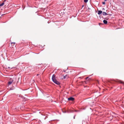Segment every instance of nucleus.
<instances>
[{
    "mask_svg": "<svg viewBox=\"0 0 124 124\" xmlns=\"http://www.w3.org/2000/svg\"><path fill=\"white\" fill-rule=\"evenodd\" d=\"M66 70H63V71L64 72H66Z\"/></svg>",
    "mask_w": 124,
    "mask_h": 124,
    "instance_id": "nucleus-15",
    "label": "nucleus"
},
{
    "mask_svg": "<svg viewBox=\"0 0 124 124\" xmlns=\"http://www.w3.org/2000/svg\"><path fill=\"white\" fill-rule=\"evenodd\" d=\"M67 76V75H66L65 76H64L63 77V78L64 79H65L66 78V76Z\"/></svg>",
    "mask_w": 124,
    "mask_h": 124,
    "instance_id": "nucleus-12",
    "label": "nucleus"
},
{
    "mask_svg": "<svg viewBox=\"0 0 124 124\" xmlns=\"http://www.w3.org/2000/svg\"><path fill=\"white\" fill-rule=\"evenodd\" d=\"M52 80L56 84L58 85H60V83L55 78V76L54 74L52 76Z\"/></svg>",
    "mask_w": 124,
    "mask_h": 124,
    "instance_id": "nucleus-1",
    "label": "nucleus"
},
{
    "mask_svg": "<svg viewBox=\"0 0 124 124\" xmlns=\"http://www.w3.org/2000/svg\"><path fill=\"white\" fill-rule=\"evenodd\" d=\"M120 83H123V82L122 81H121V80L120 81Z\"/></svg>",
    "mask_w": 124,
    "mask_h": 124,
    "instance_id": "nucleus-14",
    "label": "nucleus"
},
{
    "mask_svg": "<svg viewBox=\"0 0 124 124\" xmlns=\"http://www.w3.org/2000/svg\"><path fill=\"white\" fill-rule=\"evenodd\" d=\"M88 0H84V1L85 3H86L87 2Z\"/></svg>",
    "mask_w": 124,
    "mask_h": 124,
    "instance_id": "nucleus-10",
    "label": "nucleus"
},
{
    "mask_svg": "<svg viewBox=\"0 0 124 124\" xmlns=\"http://www.w3.org/2000/svg\"><path fill=\"white\" fill-rule=\"evenodd\" d=\"M102 3L103 5H105V2H102Z\"/></svg>",
    "mask_w": 124,
    "mask_h": 124,
    "instance_id": "nucleus-13",
    "label": "nucleus"
},
{
    "mask_svg": "<svg viewBox=\"0 0 124 124\" xmlns=\"http://www.w3.org/2000/svg\"><path fill=\"white\" fill-rule=\"evenodd\" d=\"M39 116L40 118L43 119H45L46 117L44 113H41V112H39Z\"/></svg>",
    "mask_w": 124,
    "mask_h": 124,
    "instance_id": "nucleus-2",
    "label": "nucleus"
},
{
    "mask_svg": "<svg viewBox=\"0 0 124 124\" xmlns=\"http://www.w3.org/2000/svg\"><path fill=\"white\" fill-rule=\"evenodd\" d=\"M64 113H65L66 112V111H65L64 112H63Z\"/></svg>",
    "mask_w": 124,
    "mask_h": 124,
    "instance_id": "nucleus-22",
    "label": "nucleus"
},
{
    "mask_svg": "<svg viewBox=\"0 0 124 124\" xmlns=\"http://www.w3.org/2000/svg\"><path fill=\"white\" fill-rule=\"evenodd\" d=\"M67 70L68 69V68H67Z\"/></svg>",
    "mask_w": 124,
    "mask_h": 124,
    "instance_id": "nucleus-27",
    "label": "nucleus"
},
{
    "mask_svg": "<svg viewBox=\"0 0 124 124\" xmlns=\"http://www.w3.org/2000/svg\"><path fill=\"white\" fill-rule=\"evenodd\" d=\"M4 2L2 3H1V4H0V6L1 7V6H3L4 5Z\"/></svg>",
    "mask_w": 124,
    "mask_h": 124,
    "instance_id": "nucleus-8",
    "label": "nucleus"
},
{
    "mask_svg": "<svg viewBox=\"0 0 124 124\" xmlns=\"http://www.w3.org/2000/svg\"><path fill=\"white\" fill-rule=\"evenodd\" d=\"M39 90L41 92V93H42V92H41V91L40 90V89H39Z\"/></svg>",
    "mask_w": 124,
    "mask_h": 124,
    "instance_id": "nucleus-20",
    "label": "nucleus"
},
{
    "mask_svg": "<svg viewBox=\"0 0 124 124\" xmlns=\"http://www.w3.org/2000/svg\"><path fill=\"white\" fill-rule=\"evenodd\" d=\"M40 46L39 45V48H40Z\"/></svg>",
    "mask_w": 124,
    "mask_h": 124,
    "instance_id": "nucleus-25",
    "label": "nucleus"
},
{
    "mask_svg": "<svg viewBox=\"0 0 124 124\" xmlns=\"http://www.w3.org/2000/svg\"><path fill=\"white\" fill-rule=\"evenodd\" d=\"M68 100L69 101H73L74 100V98L72 97H71L68 98Z\"/></svg>",
    "mask_w": 124,
    "mask_h": 124,
    "instance_id": "nucleus-3",
    "label": "nucleus"
},
{
    "mask_svg": "<svg viewBox=\"0 0 124 124\" xmlns=\"http://www.w3.org/2000/svg\"><path fill=\"white\" fill-rule=\"evenodd\" d=\"M98 14L100 16V15L102 13V11L101 10H99L98 11Z\"/></svg>",
    "mask_w": 124,
    "mask_h": 124,
    "instance_id": "nucleus-4",
    "label": "nucleus"
},
{
    "mask_svg": "<svg viewBox=\"0 0 124 124\" xmlns=\"http://www.w3.org/2000/svg\"><path fill=\"white\" fill-rule=\"evenodd\" d=\"M88 78V77H87L85 78V79H87Z\"/></svg>",
    "mask_w": 124,
    "mask_h": 124,
    "instance_id": "nucleus-17",
    "label": "nucleus"
},
{
    "mask_svg": "<svg viewBox=\"0 0 124 124\" xmlns=\"http://www.w3.org/2000/svg\"><path fill=\"white\" fill-rule=\"evenodd\" d=\"M105 1H106L107 0H104Z\"/></svg>",
    "mask_w": 124,
    "mask_h": 124,
    "instance_id": "nucleus-23",
    "label": "nucleus"
},
{
    "mask_svg": "<svg viewBox=\"0 0 124 124\" xmlns=\"http://www.w3.org/2000/svg\"><path fill=\"white\" fill-rule=\"evenodd\" d=\"M10 81H12V82H13V80L11 78L10 79Z\"/></svg>",
    "mask_w": 124,
    "mask_h": 124,
    "instance_id": "nucleus-11",
    "label": "nucleus"
},
{
    "mask_svg": "<svg viewBox=\"0 0 124 124\" xmlns=\"http://www.w3.org/2000/svg\"><path fill=\"white\" fill-rule=\"evenodd\" d=\"M12 81H9L8 82V84L9 85H11L12 84Z\"/></svg>",
    "mask_w": 124,
    "mask_h": 124,
    "instance_id": "nucleus-9",
    "label": "nucleus"
},
{
    "mask_svg": "<svg viewBox=\"0 0 124 124\" xmlns=\"http://www.w3.org/2000/svg\"><path fill=\"white\" fill-rule=\"evenodd\" d=\"M75 112H77V110H75Z\"/></svg>",
    "mask_w": 124,
    "mask_h": 124,
    "instance_id": "nucleus-19",
    "label": "nucleus"
},
{
    "mask_svg": "<svg viewBox=\"0 0 124 124\" xmlns=\"http://www.w3.org/2000/svg\"><path fill=\"white\" fill-rule=\"evenodd\" d=\"M103 22L105 24H106L108 22L107 20H104L103 21Z\"/></svg>",
    "mask_w": 124,
    "mask_h": 124,
    "instance_id": "nucleus-6",
    "label": "nucleus"
},
{
    "mask_svg": "<svg viewBox=\"0 0 124 124\" xmlns=\"http://www.w3.org/2000/svg\"><path fill=\"white\" fill-rule=\"evenodd\" d=\"M84 7V5H82V7L83 8V7Z\"/></svg>",
    "mask_w": 124,
    "mask_h": 124,
    "instance_id": "nucleus-18",
    "label": "nucleus"
},
{
    "mask_svg": "<svg viewBox=\"0 0 124 124\" xmlns=\"http://www.w3.org/2000/svg\"><path fill=\"white\" fill-rule=\"evenodd\" d=\"M15 44V43L14 42H11V44L12 45V46H14V44Z\"/></svg>",
    "mask_w": 124,
    "mask_h": 124,
    "instance_id": "nucleus-7",
    "label": "nucleus"
},
{
    "mask_svg": "<svg viewBox=\"0 0 124 124\" xmlns=\"http://www.w3.org/2000/svg\"><path fill=\"white\" fill-rule=\"evenodd\" d=\"M102 9H103V10H105V9H104V8H103Z\"/></svg>",
    "mask_w": 124,
    "mask_h": 124,
    "instance_id": "nucleus-21",
    "label": "nucleus"
},
{
    "mask_svg": "<svg viewBox=\"0 0 124 124\" xmlns=\"http://www.w3.org/2000/svg\"><path fill=\"white\" fill-rule=\"evenodd\" d=\"M75 115H74V116L73 117V118L74 119H75Z\"/></svg>",
    "mask_w": 124,
    "mask_h": 124,
    "instance_id": "nucleus-16",
    "label": "nucleus"
},
{
    "mask_svg": "<svg viewBox=\"0 0 124 124\" xmlns=\"http://www.w3.org/2000/svg\"><path fill=\"white\" fill-rule=\"evenodd\" d=\"M88 9H90V8H88Z\"/></svg>",
    "mask_w": 124,
    "mask_h": 124,
    "instance_id": "nucleus-26",
    "label": "nucleus"
},
{
    "mask_svg": "<svg viewBox=\"0 0 124 124\" xmlns=\"http://www.w3.org/2000/svg\"><path fill=\"white\" fill-rule=\"evenodd\" d=\"M28 119V118H27V119Z\"/></svg>",
    "mask_w": 124,
    "mask_h": 124,
    "instance_id": "nucleus-24",
    "label": "nucleus"
},
{
    "mask_svg": "<svg viewBox=\"0 0 124 124\" xmlns=\"http://www.w3.org/2000/svg\"><path fill=\"white\" fill-rule=\"evenodd\" d=\"M6 0H4V1H6Z\"/></svg>",
    "mask_w": 124,
    "mask_h": 124,
    "instance_id": "nucleus-28",
    "label": "nucleus"
},
{
    "mask_svg": "<svg viewBox=\"0 0 124 124\" xmlns=\"http://www.w3.org/2000/svg\"><path fill=\"white\" fill-rule=\"evenodd\" d=\"M108 14L106 12H102V15L103 16H106L107 15H108Z\"/></svg>",
    "mask_w": 124,
    "mask_h": 124,
    "instance_id": "nucleus-5",
    "label": "nucleus"
}]
</instances>
